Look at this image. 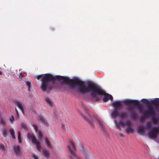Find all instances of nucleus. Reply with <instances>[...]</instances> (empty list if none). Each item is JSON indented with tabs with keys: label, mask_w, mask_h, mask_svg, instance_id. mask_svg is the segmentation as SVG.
Returning <instances> with one entry per match:
<instances>
[{
	"label": "nucleus",
	"mask_w": 159,
	"mask_h": 159,
	"mask_svg": "<svg viewBox=\"0 0 159 159\" xmlns=\"http://www.w3.org/2000/svg\"><path fill=\"white\" fill-rule=\"evenodd\" d=\"M134 130L133 128L130 127H128L126 129V131L128 133L133 132Z\"/></svg>",
	"instance_id": "aec40b11"
},
{
	"label": "nucleus",
	"mask_w": 159,
	"mask_h": 159,
	"mask_svg": "<svg viewBox=\"0 0 159 159\" xmlns=\"http://www.w3.org/2000/svg\"><path fill=\"white\" fill-rule=\"evenodd\" d=\"M2 72L1 71H0V75H2Z\"/></svg>",
	"instance_id": "79ce46f5"
},
{
	"label": "nucleus",
	"mask_w": 159,
	"mask_h": 159,
	"mask_svg": "<svg viewBox=\"0 0 159 159\" xmlns=\"http://www.w3.org/2000/svg\"><path fill=\"white\" fill-rule=\"evenodd\" d=\"M67 148L69 152L71 155V156L70 157L71 159H81L75 152V147L73 140H70L69 145L68 146Z\"/></svg>",
	"instance_id": "20e7f679"
},
{
	"label": "nucleus",
	"mask_w": 159,
	"mask_h": 159,
	"mask_svg": "<svg viewBox=\"0 0 159 159\" xmlns=\"http://www.w3.org/2000/svg\"><path fill=\"white\" fill-rule=\"evenodd\" d=\"M9 132L11 135L12 138L13 139H15L16 137L15 136V132L13 129V128H11L9 130Z\"/></svg>",
	"instance_id": "6ab92c4d"
},
{
	"label": "nucleus",
	"mask_w": 159,
	"mask_h": 159,
	"mask_svg": "<svg viewBox=\"0 0 159 159\" xmlns=\"http://www.w3.org/2000/svg\"><path fill=\"white\" fill-rule=\"evenodd\" d=\"M115 125H116L117 126V128L119 129L120 130H121V128H120V126H122L124 127L125 126V122L122 120H121L119 122L116 123Z\"/></svg>",
	"instance_id": "ddd939ff"
},
{
	"label": "nucleus",
	"mask_w": 159,
	"mask_h": 159,
	"mask_svg": "<svg viewBox=\"0 0 159 159\" xmlns=\"http://www.w3.org/2000/svg\"><path fill=\"white\" fill-rule=\"evenodd\" d=\"M15 104L20 110L23 115H25L24 111L23 108L24 104L21 102L16 101L15 102Z\"/></svg>",
	"instance_id": "9d476101"
},
{
	"label": "nucleus",
	"mask_w": 159,
	"mask_h": 159,
	"mask_svg": "<svg viewBox=\"0 0 159 159\" xmlns=\"http://www.w3.org/2000/svg\"><path fill=\"white\" fill-rule=\"evenodd\" d=\"M130 122L129 121H126L125 122V126L126 125L127 126H130Z\"/></svg>",
	"instance_id": "473e14b6"
},
{
	"label": "nucleus",
	"mask_w": 159,
	"mask_h": 159,
	"mask_svg": "<svg viewBox=\"0 0 159 159\" xmlns=\"http://www.w3.org/2000/svg\"><path fill=\"white\" fill-rule=\"evenodd\" d=\"M150 124L149 123H148L146 124V127L147 128H149L150 127Z\"/></svg>",
	"instance_id": "4c0bfd02"
},
{
	"label": "nucleus",
	"mask_w": 159,
	"mask_h": 159,
	"mask_svg": "<svg viewBox=\"0 0 159 159\" xmlns=\"http://www.w3.org/2000/svg\"><path fill=\"white\" fill-rule=\"evenodd\" d=\"M154 114V110L153 108L148 107L146 112L143 113V116H148L150 115H153Z\"/></svg>",
	"instance_id": "6e6552de"
},
{
	"label": "nucleus",
	"mask_w": 159,
	"mask_h": 159,
	"mask_svg": "<svg viewBox=\"0 0 159 159\" xmlns=\"http://www.w3.org/2000/svg\"><path fill=\"white\" fill-rule=\"evenodd\" d=\"M79 149L81 152L82 153L83 155L85 158L88 159L89 157V152L86 148L81 144H80L79 146Z\"/></svg>",
	"instance_id": "0eeeda50"
},
{
	"label": "nucleus",
	"mask_w": 159,
	"mask_h": 159,
	"mask_svg": "<svg viewBox=\"0 0 159 159\" xmlns=\"http://www.w3.org/2000/svg\"><path fill=\"white\" fill-rule=\"evenodd\" d=\"M15 152L17 155L20 154V147L19 146H15L14 147Z\"/></svg>",
	"instance_id": "dca6fc26"
},
{
	"label": "nucleus",
	"mask_w": 159,
	"mask_h": 159,
	"mask_svg": "<svg viewBox=\"0 0 159 159\" xmlns=\"http://www.w3.org/2000/svg\"><path fill=\"white\" fill-rule=\"evenodd\" d=\"M27 137L29 139L32 141V142L33 143L36 145L37 149L39 150H40L41 147L40 146V143L37 140L35 136L33 134L28 133Z\"/></svg>",
	"instance_id": "423d86ee"
},
{
	"label": "nucleus",
	"mask_w": 159,
	"mask_h": 159,
	"mask_svg": "<svg viewBox=\"0 0 159 159\" xmlns=\"http://www.w3.org/2000/svg\"><path fill=\"white\" fill-rule=\"evenodd\" d=\"M0 123L2 125H3L5 124V121L3 119H1L0 120Z\"/></svg>",
	"instance_id": "2f4dec72"
},
{
	"label": "nucleus",
	"mask_w": 159,
	"mask_h": 159,
	"mask_svg": "<svg viewBox=\"0 0 159 159\" xmlns=\"http://www.w3.org/2000/svg\"><path fill=\"white\" fill-rule=\"evenodd\" d=\"M137 132L143 135L145 133V131L144 130V128L143 126H139L137 128Z\"/></svg>",
	"instance_id": "9b49d317"
},
{
	"label": "nucleus",
	"mask_w": 159,
	"mask_h": 159,
	"mask_svg": "<svg viewBox=\"0 0 159 159\" xmlns=\"http://www.w3.org/2000/svg\"><path fill=\"white\" fill-rule=\"evenodd\" d=\"M129 110L131 112V118L132 119H135L136 117V115L134 111V108L132 107H129Z\"/></svg>",
	"instance_id": "f8f14e48"
},
{
	"label": "nucleus",
	"mask_w": 159,
	"mask_h": 159,
	"mask_svg": "<svg viewBox=\"0 0 159 159\" xmlns=\"http://www.w3.org/2000/svg\"><path fill=\"white\" fill-rule=\"evenodd\" d=\"M96 123L98 126L99 127L103 130H105V126L103 125L101 122L99 120H97Z\"/></svg>",
	"instance_id": "4468645a"
},
{
	"label": "nucleus",
	"mask_w": 159,
	"mask_h": 159,
	"mask_svg": "<svg viewBox=\"0 0 159 159\" xmlns=\"http://www.w3.org/2000/svg\"><path fill=\"white\" fill-rule=\"evenodd\" d=\"M138 103V101L136 100H131V104L135 106H137Z\"/></svg>",
	"instance_id": "5701e85b"
},
{
	"label": "nucleus",
	"mask_w": 159,
	"mask_h": 159,
	"mask_svg": "<svg viewBox=\"0 0 159 159\" xmlns=\"http://www.w3.org/2000/svg\"><path fill=\"white\" fill-rule=\"evenodd\" d=\"M15 111L16 112V115H17V117L18 118H19V113H18V112L17 110V109H16V108H15Z\"/></svg>",
	"instance_id": "f704fd0d"
},
{
	"label": "nucleus",
	"mask_w": 159,
	"mask_h": 159,
	"mask_svg": "<svg viewBox=\"0 0 159 159\" xmlns=\"http://www.w3.org/2000/svg\"><path fill=\"white\" fill-rule=\"evenodd\" d=\"M33 157L34 159H38V157L35 155L33 156Z\"/></svg>",
	"instance_id": "ea45409f"
},
{
	"label": "nucleus",
	"mask_w": 159,
	"mask_h": 159,
	"mask_svg": "<svg viewBox=\"0 0 159 159\" xmlns=\"http://www.w3.org/2000/svg\"><path fill=\"white\" fill-rule=\"evenodd\" d=\"M43 153L45 157L48 158V157L49 155V152L48 151L47 149L44 150H43Z\"/></svg>",
	"instance_id": "412c9836"
},
{
	"label": "nucleus",
	"mask_w": 159,
	"mask_h": 159,
	"mask_svg": "<svg viewBox=\"0 0 159 159\" xmlns=\"http://www.w3.org/2000/svg\"><path fill=\"white\" fill-rule=\"evenodd\" d=\"M38 80L42 81L41 88L44 92H49L52 89L58 88V84L56 80L63 78V82L67 84L72 89L75 88L76 86L78 87L79 92L82 94L90 93L92 97L95 96V93L102 94L103 92L100 88L98 86L89 84L86 87V84L83 82L79 81H73L71 79L62 76L57 75L54 76L49 74H41L37 76Z\"/></svg>",
	"instance_id": "f257e3e1"
},
{
	"label": "nucleus",
	"mask_w": 159,
	"mask_h": 159,
	"mask_svg": "<svg viewBox=\"0 0 159 159\" xmlns=\"http://www.w3.org/2000/svg\"><path fill=\"white\" fill-rule=\"evenodd\" d=\"M112 106L115 108V109L112 112L111 116L113 118H116L117 117H120L122 119L126 118L127 117V112L122 111L119 112V110L122 108V102L120 101H116L112 103Z\"/></svg>",
	"instance_id": "f03ea898"
},
{
	"label": "nucleus",
	"mask_w": 159,
	"mask_h": 159,
	"mask_svg": "<svg viewBox=\"0 0 159 159\" xmlns=\"http://www.w3.org/2000/svg\"><path fill=\"white\" fill-rule=\"evenodd\" d=\"M46 101L48 103V105L51 106L53 104V102L49 98L47 97L45 99Z\"/></svg>",
	"instance_id": "4be33fe9"
},
{
	"label": "nucleus",
	"mask_w": 159,
	"mask_h": 159,
	"mask_svg": "<svg viewBox=\"0 0 159 159\" xmlns=\"http://www.w3.org/2000/svg\"><path fill=\"white\" fill-rule=\"evenodd\" d=\"M2 135L4 137H6L8 135L7 130L5 128H3L2 130Z\"/></svg>",
	"instance_id": "a211bd4d"
},
{
	"label": "nucleus",
	"mask_w": 159,
	"mask_h": 159,
	"mask_svg": "<svg viewBox=\"0 0 159 159\" xmlns=\"http://www.w3.org/2000/svg\"><path fill=\"white\" fill-rule=\"evenodd\" d=\"M26 85L28 86V90L30 91V90L31 87V83L30 82L27 81L25 82Z\"/></svg>",
	"instance_id": "a878e982"
},
{
	"label": "nucleus",
	"mask_w": 159,
	"mask_h": 159,
	"mask_svg": "<svg viewBox=\"0 0 159 159\" xmlns=\"http://www.w3.org/2000/svg\"><path fill=\"white\" fill-rule=\"evenodd\" d=\"M142 100H143L144 102L147 103V102L148 101V100L146 99H142Z\"/></svg>",
	"instance_id": "58836bf2"
},
{
	"label": "nucleus",
	"mask_w": 159,
	"mask_h": 159,
	"mask_svg": "<svg viewBox=\"0 0 159 159\" xmlns=\"http://www.w3.org/2000/svg\"><path fill=\"white\" fill-rule=\"evenodd\" d=\"M95 86H97L99 87L100 89H101V90L103 91V93L102 94H100L99 93H95V96L94 97H92V96L90 94V95L91 96V98L92 99V100L93 101H98L100 100V98H99L98 97L97 95H100L102 96L103 95H104V96L103 98V101L104 102H106L107 101L108 99H110L111 100H112L113 98L112 96L111 95L107 93H106L104 94L105 93V91L103 90V89H102V88L99 86L97 85H95Z\"/></svg>",
	"instance_id": "7ed1b4c3"
},
{
	"label": "nucleus",
	"mask_w": 159,
	"mask_h": 159,
	"mask_svg": "<svg viewBox=\"0 0 159 159\" xmlns=\"http://www.w3.org/2000/svg\"><path fill=\"white\" fill-rule=\"evenodd\" d=\"M131 100H126L125 101V103L126 104H131Z\"/></svg>",
	"instance_id": "72a5a7b5"
},
{
	"label": "nucleus",
	"mask_w": 159,
	"mask_h": 159,
	"mask_svg": "<svg viewBox=\"0 0 159 159\" xmlns=\"http://www.w3.org/2000/svg\"><path fill=\"white\" fill-rule=\"evenodd\" d=\"M37 119L39 122H41L45 125L47 126L48 125V123L47 121L43 116H38Z\"/></svg>",
	"instance_id": "1a4fd4ad"
},
{
	"label": "nucleus",
	"mask_w": 159,
	"mask_h": 159,
	"mask_svg": "<svg viewBox=\"0 0 159 159\" xmlns=\"http://www.w3.org/2000/svg\"><path fill=\"white\" fill-rule=\"evenodd\" d=\"M137 108L139 110V112H142L143 111V108L141 106L138 105L137 106Z\"/></svg>",
	"instance_id": "c85d7f7f"
},
{
	"label": "nucleus",
	"mask_w": 159,
	"mask_h": 159,
	"mask_svg": "<svg viewBox=\"0 0 159 159\" xmlns=\"http://www.w3.org/2000/svg\"><path fill=\"white\" fill-rule=\"evenodd\" d=\"M33 127H34V128L36 131V132L37 133V132H38L39 130L38 129V127L37 125L34 124L33 125Z\"/></svg>",
	"instance_id": "cd10ccee"
},
{
	"label": "nucleus",
	"mask_w": 159,
	"mask_h": 159,
	"mask_svg": "<svg viewBox=\"0 0 159 159\" xmlns=\"http://www.w3.org/2000/svg\"><path fill=\"white\" fill-rule=\"evenodd\" d=\"M151 104L155 106H157L159 104V98H155L152 101Z\"/></svg>",
	"instance_id": "2eb2a0df"
},
{
	"label": "nucleus",
	"mask_w": 159,
	"mask_h": 159,
	"mask_svg": "<svg viewBox=\"0 0 159 159\" xmlns=\"http://www.w3.org/2000/svg\"><path fill=\"white\" fill-rule=\"evenodd\" d=\"M86 120L92 127H94V125L91 120L88 119H87Z\"/></svg>",
	"instance_id": "c756f323"
},
{
	"label": "nucleus",
	"mask_w": 159,
	"mask_h": 159,
	"mask_svg": "<svg viewBox=\"0 0 159 159\" xmlns=\"http://www.w3.org/2000/svg\"><path fill=\"white\" fill-rule=\"evenodd\" d=\"M0 148L2 150L4 149V146L3 144H0Z\"/></svg>",
	"instance_id": "c9c22d12"
},
{
	"label": "nucleus",
	"mask_w": 159,
	"mask_h": 159,
	"mask_svg": "<svg viewBox=\"0 0 159 159\" xmlns=\"http://www.w3.org/2000/svg\"><path fill=\"white\" fill-rule=\"evenodd\" d=\"M24 77V76H23V75L21 73H20L19 75V78L20 79H22L23 77Z\"/></svg>",
	"instance_id": "e433bc0d"
},
{
	"label": "nucleus",
	"mask_w": 159,
	"mask_h": 159,
	"mask_svg": "<svg viewBox=\"0 0 159 159\" xmlns=\"http://www.w3.org/2000/svg\"><path fill=\"white\" fill-rule=\"evenodd\" d=\"M45 140L47 147L49 148H51L52 145L48 138H45Z\"/></svg>",
	"instance_id": "f3484780"
},
{
	"label": "nucleus",
	"mask_w": 159,
	"mask_h": 159,
	"mask_svg": "<svg viewBox=\"0 0 159 159\" xmlns=\"http://www.w3.org/2000/svg\"><path fill=\"white\" fill-rule=\"evenodd\" d=\"M21 128L25 130H28V128L26 125L24 123H21Z\"/></svg>",
	"instance_id": "b1692460"
},
{
	"label": "nucleus",
	"mask_w": 159,
	"mask_h": 159,
	"mask_svg": "<svg viewBox=\"0 0 159 159\" xmlns=\"http://www.w3.org/2000/svg\"><path fill=\"white\" fill-rule=\"evenodd\" d=\"M151 132L148 134V136L150 139H154L156 137L159 133V127L153 126L150 129Z\"/></svg>",
	"instance_id": "39448f33"
},
{
	"label": "nucleus",
	"mask_w": 159,
	"mask_h": 159,
	"mask_svg": "<svg viewBox=\"0 0 159 159\" xmlns=\"http://www.w3.org/2000/svg\"><path fill=\"white\" fill-rule=\"evenodd\" d=\"M9 120L10 122L11 123H12L14 121V117L12 116L9 118Z\"/></svg>",
	"instance_id": "7c9ffc66"
},
{
	"label": "nucleus",
	"mask_w": 159,
	"mask_h": 159,
	"mask_svg": "<svg viewBox=\"0 0 159 159\" xmlns=\"http://www.w3.org/2000/svg\"><path fill=\"white\" fill-rule=\"evenodd\" d=\"M120 136L121 137H123V134H121V133H120Z\"/></svg>",
	"instance_id": "a19ab883"
},
{
	"label": "nucleus",
	"mask_w": 159,
	"mask_h": 159,
	"mask_svg": "<svg viewBox=\"0 0 159 159\" xmlns=\"http://www.w3.org/2000/svg\"><path fill=\"white\" fill-rule=\"evenodd\" d=\"M18 138L19 141V142L20 143H21V134L20 131H18Z\"/></svg>",
	"instance_id": "393cba45"
},
{
	"label": "nucleus",
	"mask_w": 159,
	"mask_h": 159,
	"mask_svg": "<svg viewBox=\"0 0 159 159\" xmlns=\"http://www.w3.org/2000/svg\"><path fill=\"white\" fill-rule=\"evenodd\" d=\"M62 127H63V128H64V127H65V125H64V124H62Z\"/></svg>",
	"instance_id": "37998d69"
},
{
	"label": "nucleus",
	"mask_w": 159,
	"mask_h": 159,
	"mask_svg": "<svg viewBox=\"0 0 159 159\" xmlns=\"http://www.w3.org/2000/svg\"><path fill=\"white\" fill-rule=\"evenodd\" d=\"M37 133H38V134L39 137L40 138L41 140H42L43 137V135L41 132L40 131H39L37 132Z\"/></svg>",
	"instance_id": "bb28decb"
}]
</instances>
